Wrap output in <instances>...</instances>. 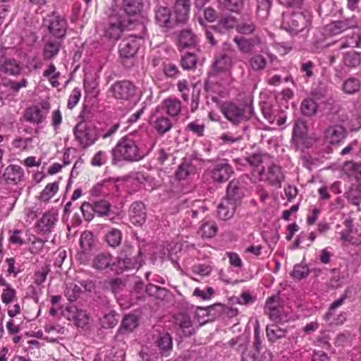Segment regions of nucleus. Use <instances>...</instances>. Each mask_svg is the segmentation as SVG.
<instances>
[{
  "instance_id": "nucleus-17",
  "label": "nucleus",
  "mask_w": 361,
  "mask_h": 361,
  "mask_svg": "<svg viewBox=\"0 0 361 361\" xmlns=\"http://www.w3.org/2000/svg\"><path fill=\"white\" fill-rule=\"evenodd\" d=\"M358 21L355 16L339 20L333 21L327 26L329 31L333 35H338L348 29L356 28Z\"/></svg>"
},
{
  "instance_id": "nucleus-13",
  "label": "nucleus",
  "mask_w": 361,
  "mask_h": 361,
  "mask_svg": "<svg viewBox=\"0 0 361 361\" xmlns=\"http://www.w3.org/2000/svg\"><path fill=\"white\" fill-rule=\"evenodd\" d=\"M143 7L142 0H123L122 2V11L126 15L127 19H130L131 17H138L133 22V26L136 27V25L142 22V18L145 19V24L147 23V18L141 14L142 9Z\"/></svg>"
},
{
  "instance_id": "nucleus-59",
  "label": "nucleus",
  "mask_w": 361,
  "mask_h": 361,
  "mask_svg": "<svg viewBox=\"0 0 361 361\" xmlns=\"http://www.w3.org/2000/svg\"><path fill=\"white\" fill-rule=\"evenodd\" d=\"M197 63V59L195 54L191 53H187L185 55L182 56L181 66L185 70H190L195 67Z\"/></svg>"
},
{
  "instance_id": "nucleus-33",
  "label": "nucleus",
  "mask_w": 361,
  "mask_h": 361,
  "mask_svg": "<svg viewBox=\"0 0 361 361\" xmlns=\"http://www.w3.org/2000/svg\"><path fill=\"white\" fill-rule=\"evenodd\" d=\"M361 89V81L355 77H349L342 84L341 90L345 94H354Z\"/></svg>"
},
{
  "instance_id": "nucleus-34",
  "label": "nucleus",
  "mask_w": 361,
  "mask_h": 361,
  "mask_svg": "<svg viewBox=\"0 0 361 361\" xmlns=\"http://www.w3.org/2000/svg\"><path fill=\"white\" fill-rule=\"evenodd\" d=\"M196 36L190 30H182L178 36V46L181 49L194 47L196 44Z\"/></svg>"
},
{
  "instance_id": "nucleus-45",
  "label": "nucleus",
  "mask_w": 361,
  "mask_h": 361,
  "mask_svg": "<svg viewBox=\"0 0 361 361\" xmlns=\"http://www.w3.org/2000/svg\"><path fill=\"white\" fill-rule=\"evenodd\" d=\"M16 200L13 197H7L3 198L0 204V214L2 216L7 217L10 212L13 210Z\"/></svg>"
},
{
  "instance_id": "nucleus-3",
  "label": "nucleus",
  "mask_w": 361,
  "mask_h": 361,
  "mask_svg": "<svg viewBox=\"0 0 361 361\" xmlns=\"http://www.w3.org/2000/svg\"><path fill=\"white\" fill-rule=\"evenodd\" d=\"M108 97L117 101H138L142 93L135 85L128 80H122L114 82L108 89Z\"/></svg>"
},
{
  "instance_id": "nucleus-36",
  "label": "nucleus",
  "mask_w": 361,
  "mask_h": 361,
  "mask_svg": "<svg viewBox=\"0 0 361 361\" xmlns=\"http://www.w3.org/2000/svg\"><path fill=\"white\" fill-rule=\"evenodd\" d=\"M267 336L268 341L274 343L277 340L286 336V331L277 324H269L267 326Z\"/></svg>"
},
{
  "instance_id": "nucleus-18",
  "label": "nucleus",
  "mask_w": 361,
  "mask_h": 361,
  "mask_svg": "<svg viewBox=\"0 0 361 361\" xmlns=\"http://www.w3.org/2000/svg\"><path fill=\"white\" fill-rule=\"evenodd\" d=\"M245 196L243 189L240 186V183L236 180H232L229 182L226 188V195L224 200L238 207Z\"/></svg>"
},
{
  "instance_id": "nucleus-21",
  "label": "nucleus",
  "mask_w": 361,
  "mask_h": 361,
  "mask_svg": "<svg viewBox=\"0 0 361 361\" xmlns=\"http://www.w3.org/2000/svg\"><path fill=\"white\" fill-rule=\"evenodd\" d=\"M57 221V214L54 212H45L37 223L39 231L45 234L51 232Z\"/></svg>"
},
{
  "instance_id": "nucleus-50",
  "label": "nucleus",
  "mask_w": 361,
  "mask_h": 361,
  "mask_svg": "<svg viewBox=\"0 0 361 361\" xmlns=\"http://www.w3.org/2000/svg\"><path fill=\"white\" fill-rule=\"evenodd\" d=\"M346 199L350 204L359 207L361 204V190L359 188H351L346 192Z\"/></svg>"
},
{
  "instance_id": "nucleus-16",
  "label": "nucleus",
  "mask_w": 361,
  "mask_h": 361,
  "mask_svg": "<svg viewBox=\"0 0 361 361\" xmlns=\"http://www.w3.org/2000/svg\"><path fill=\"white\" fill-rule=\"evenodd\" d=\"M233 173L232 167L225 159L216 163L212 171V178L216 183L227 181Z\"/></svg>"
},
{
  "instance_id": "nucleus-62",
  "label": "nucleus",
  "mask_w": 361,
  "mask_h": 361,
  "mask_svg": "<svg viewBox=\"0 0 361 361\" xmlns=\"http://www.w3.org/2000/svg\"><path fill=\"white\" fill-rule=\"evenodd\" d=\"M163 71L168 78H176L179 75L177 66L172 62H164L163 64Z\"/></svg>"
},
{
  "instance_id": "nucleus-14",
  "label": "nucleus",
  "mask_w": 361,
  "mask_h": 361,
  "mask_svg": "<svg viewBox=\"0 0 361 361\" xmlns=\"http://www.w3.org/2000/svg\"><path fill=\"white\" fill-rule=\"evenodd\" d=\"M181 109V102L176 97H169L164 99L161 104L157 106L155 114H159L162 111L170 118H176L179 116Z\"/></svg>"
},
{
  "instance_id": "nucleus-40",
  "label": "nucleus",
  "mask_w": 361,
  "mask_h": 361,
  "mask_svg": "<svg viewBox=\"0 0 361 361\" xmlns=\"http://www.w3.org/2000/svg\"><path fill=\"white\" fill-rule=\"evenodd\" d=\"M306 124L302 121H296L294 123L293 130V141L298 145L302 139H303L307 133Z\"/></svg>"
},
{
  "instance_id": "nucleus-20",
  "label": "nucleus",
  "mask_w": 361,
  "mask_h": 361,
  "mask_svg": "<svg viewBox=\"0 0 361 361\" xmlns=\"http://www.w3.org/2000/svg\"><path fill=\"white\" fill-rule=\"evenodd\" d=\"M24 176L23 169L18 165L10 164L4 171L3 178L8 184L16 185L22 180Z\"/></svg>"
},
{
  "instance_id": "nucleus-38",
  "label": "nucleus",
  "mask_w": 361,
  "mask_h": 361,
  "mask_svg": "<svg viewBox=\"0 0 361 361\" xmlns=\"http://www.w3.org/2000/svg\"><path fill=\"white\" fill-rule=\"evenodd\" d=\"M113 258L109 253H100L93 260V267L98 270H103L109 267L111 269Z\"/></svg>"
},
{
  "instance_id": "nucleus-53",
  "label": "nucleus",
  "mask_w": 361,
  "mask_h": 361,
  "mask_svg": "<svg viewBox=\"0 0 361 361\" xmlns=\"http://www.w3.org/2000/svg\"><path fill=\"white\" fill-rule=\"evenodd\" d=\"M108 160V152L99 150L92 157L90 163L93 166L100 167L103 165H105Z\"/></svg>"
},
{
  "instance_id": "nucleus-29",
  "label": "nucleus",
  "mask_w": 361,
  "mask_h": 361,
  "mask_svg": "<svg viewBox=\"0 0 361 361\" xmlns=\"http://www.w3.org/2000/svg\"><path fill=\"white\" fill-rule=\"evenodd\" d=\"M236 208L235 205L223 198L217 206V216L221 220H228L233 216Z\"/></svg>"
},
{
  "instance_id": "nucleus-24",
  "label": "nucleus",
  "mask_w": 361,
  "mask_h": 361,
  "mask_svg": "<svg viewBox=\"0 0 361 361\" xmlns=\"http://www.w3.org/2000/svg\"><path fill=\"white\" fill-rule=\"evenodd\" d=\"M156 23L161 27H171L172 26L171 13L169 7L158 5L154 9Z\"/></svg>"
},
{
  "instance_id": "nucleus-47",
  "label": "nucleus",
  "mask_w": 361,
  "mask_h": 361,
  "mask_svg": "<svg viewBox=\"0 0 361 361\" xmlns=\"http://www.w3.org/2000/svg\"><path fill=\"white\" fill-rule=\"evenodd\" d=\"M232 65V59L226 55L221 54L216 59L214 66L218 71H225L231 68Z\"/></svg>"
},
{
  "instance_id": "nucleus-46",
  "label": "nucleus",
  "mask_w": 361,
  "mask_h": 361,
  "mask_svg": "<svg viewBox=\"0 0 361 361\" xmlns=\"http://www.w3.org/2000/svg\"><path fill=\"white\" fill-rule=\"evenodd\" d=\"M81 292L82 290L79 286L73 283H70L66 285L65 295L69 301L73 302L79 298Z\"/></svg>"
},
{
  "instance_id": "nucleus-54",
  "label": "nucleus",
  "mask_w": 361,
  "mask_h": 361,
  "mask_svg": "<svg viewBox=\"0 0 361 361\" xmlns=\"http://www.w3.org/2000/svg\"><path fill=\"white\" fill-rule=\"evenodd\" d=\"M223 5L229 11L239 13L243 8L244 0H224Z\"/></svg>"
},
{
  "instance_id": "nucleus-28",
  "label": "nucleus",
  "mask_w": 361,
  "mask_h": 361,
  "mask_svg": "<svg viewBox=\"0 0 361 361\" xmlns=\"http://www.w3.org/2000/svg\"><path fill=\"white\" fill-rule=\"evenodd\" d=\"M273 353L269 350H264L261 352L256 350V352H245L242 355V361H274Z\"/></svg>"
},
{
  "instance_id": "nucleus-39",
  "label": "nucleus",
  "mask_w": 361,
  "mask_h": 361,
  "mask_svg": "<svg viewBox=\"0 0 361 361\" xmlns=\"http://www.w3.org/2000/svg\"><path fill=\"white\" fill-rule=\"evenodd\" d=\"M341 238L352 245H359L361 244V228H356L355 231H343L341 232Z\"/></svg>"
},
{
  "instance_id": "nucleus-31",
  "label": "nucleus",
  "mask_w": 361,
  "mask_h": 361,
  "mask_svg": "<svg viewBox=\"0 0 361 361\" xmlns=\"http://www.w3.org/2000/svg\"><path fill=\"white\" fill-rule=\"evenodd\" d=\"M344 171L350 178L355 180L361 187V164L353 161L346 162Z\"/></svg>"
},
{
  "instance_id": "nucleus-5",
  "label": "nucleus",
  "mask_w": 361,
  "mask_h": 361,
  "mask_svg": "<svg viewBox=\"0 0 361 361\" xmlns=\"http://www.w3.org/2000/svg\"><path fill=\"white\" fill-rule=\"evenodd\" d=\"M128 26L133 27V21L114 11L109 16L104 30V36L110 40L116 41Z\"/></svg>"
},
{
  "instance_id": "nucleus-9",
  "label": "nucleus",
  "mask_w": 361,
  "mask_h": 361,
  "mask_svg": "<svg viewBox=\"0 0 361 361\" xmlns=\"http://www.w3.org/2000/svg\"><path fill=\"white\" fill-rule=\"evenodd\" d=\"M346 128L340 124H332L326 126L322 132L324 141L331 145H340L347 137Z\"/></svg>"
},
{
  "instance_id": "nucleus-63",
  "label": "nucleus",
  "mask_w": 361,
  "mask_h": 361,
  "mask_svg": "<svg viewBox=\"0 0 361 361\" xmlns=\"http://www.w3.org/2000/svg\"><path fill=\"white\" fill-rule=\"evenodd\" d=\"M314 66L315 65L312 61H305L301 63L300 70L307 80H309L314 75L313 69Z\"/></svg>"
},
{
  "instance_id": "nucleus-19",
  "label": "nucleus",
  "mask_w": 361,
  "mask_h": 361,
  "mask_svg": "<svg viewBox=\"0 0 361 361\" xmlns=\"http://www.w3.org/2000/svg\"><path fill=\"white\" fill-rule=\"evenodd\" d=\"M233 42L237 44L239 51L245 54H250L255 47L260 45L262 42V38L258 35L250 38L235 37Z\"/></svg>"
},
{
  "instance_id": "nucleus-23",
  "label": "nucleus",
  "mask_w": 361,
  "mask_h": 361,
  "mask_svg": "<svg viewBox=\"0 0 361 361\" xmlns=\"http://www.w3.org/2000/svg\"><path fill=\"white\" fill-rule=\"evenodd\" d=\"M145 207L143 203L136 202L132 204L130 210V221L134 225L141 226L146 220Z\"/></svg>"
},
{
  "instance_id": "nucleus-58",
  "label": "nucleus",
  "mask_w": 361,
  "mask_h": 361,
  "mask_svg": "<svg viewBox=\"0 0 361 361\" xmlns=\"http://www.w3.org/2000/svg\"><path fill=\"white\" fill-rule=\"evenodd\" d=\"M217 231V226L214 221H208L201 226V232L203 236L212 238L214 236Z\"/></svg>"
},
{
  "instance_id": "nucleus-7",
  "label": "nucleus",
  "mask_w": 361,
  "mask_h": 361,
  "mask_svg": "<svg viewBox=\"0 0 361 361\" xmlns=\"http://www.w3.org/2000/svg\"><path fill=\"white\" fill-rule=\"evenodd\" d=\"M245 106L238 105L234 102L224 103L221 106V111L225 118L232 124L238 126L239 123L248 121L250 118L252 110Z\"/></svg>"
},
{
  "instance_id": "nucleus-41",
  "label": "nucleus",
  "mask_w": 361,
  "mask_h": 361,
  "mask_svg": "<svg viewBox=\"0 0 361 361\" xmlns=\"http://www.w3.org/2000/svg\"><path fill=\"white\" fill-rule=\"evenodd\" d=\"M317 104L314 99L306 98L302 102L301 111L305 116H312L317 112Z\"/></svg>"
},
{
  "instance_id": "nucleus-27",
  "label": "nucleus",
  "mask_w": 361,
  "mask_h": 361,
  "mask_svg": "<svg viewBox=\"0 0 361 361\" xmlns=\"http://www.w3.org/2000/svg\"><path fill=\"white\" fill-rule=\"evenodd\" d=\"M67 312L69 313L68 319L74 320L77 326L83 327L88 323L89 318L86 311L71 306L67 307Z\"/></svg>"
},
{
  "instance_id": "nucleus-8",
  "label": "nucleus",
  "mask_w": 361,
  "mask_h": 361,
  "mask_svg": "<svg viewBox=\"0 0 361 361\" xmlns=\"http://www.w3.org/2000/svg\"><path fill=\"white\" fill-rule=\"evenodd\" d=\"M50 108L49 102L43 100L39 105H32L26 109L24 115L25 119L35 124L42 123L45 120Z\"/></svg>"
},
{
  "instance_id": "nucleus-10",
  "label": "nucleus",
  "mask_w": 361,
  "mask_h": 361,
  "mask_svg": "<svg viewBox=\"0 0 361 361\" xmlns=\"http://www.w3.org/2000/svg\"><path fill=\"white\" fill-rule=\"evenodd\" d=\"M121 254L127 270L139 269L142 267L144 257L140 249L135 250L131 245H125Z\"/></svg>"
},
{
  "instance_id": "nucleus-48",
  "label": "nucleus",
  "mask_w": 361,
  "mask_h": 361,
  "mask_svg": "<svg viewBox=\"0 0 361 361\" xmlns=\"http://www.w3.org/2000/svg\"><path fill=\"white\" fill-rule=\"evenodd\" d=\"M273 0H257V13L262 18L268 17Z\"/></svg>"
},
{
  "instance_id": "nucleus-52",
  "label": "nucleus",
  "mask_w": 361,
  "mask_h": 361,
  "mask_svg": "<svg viewBox=\"0 0 361 361\" xmlns=\"http://www.w3.org/2000/svg\"><path fill=\"white\" fill-rule=\"evenodd\" d=\"M193 166L189 162H183L176 172V176L179 180H184L192 173Z\"/></svg>"
},
{
  "instance_id": "nucleus-37",
  "label": "nucleus",
  "mask_w": 361,
  "mask_h": 361,
  "mask_svg": "<svg viewBox=\"0 0 361 361\" xmlns=\"http://www.w3.org/2000/svg\"><path fill=\"white\" fill-rule=\"evenodd\" d=\"M343 63L349 68H356L361 63V55L355 51H347L343 55Z\"/></svg>"
},
{
  "instance_id": "nucleus-12",
  "label": "nucleus",
  "mask_w": 361,
  "mask_h": 361,
  "mask_svg": "<svg viewBox=\"0 0 361 361\" xmlns=\"http://www.w3.org/2000/svg\"><path fill=\"white\" fill-rule=\"evenodd\" d=\"M346 298V294L341 295L330 305L328 311L323 316V319L329 325H341L345 321L346 314L345 312H341L340 314H336V310L343 304Z\"/></svg>"
},
{
  "instance_id": "nucleus-25",
  "label": "nucleus",
  "mask_w": 361,
  "mask_h": 361,
  "mask_svg": "<svg viewBox=\"0 0 361 361\" xmlns=\"http://www.w3.org/2000/svg\"><path fill=\"white\" fill-rule=\"evenodd\" d=\"M283 179L284 176L279 166L271 164L268 167L265 180H267L270 185L277 188H281Z\"/></svg>"
},
{
  "instance_id": "nucleus-57",
  "label": "nucleus",
  "mask_w": 361,
  "mask_h": 361,
  "mask_svg": "<svg viewBox=\"0 0 361 361\" xmlns=\"http://www.w3.org/2000/svg\"><path fill=\"white\" fill-rule=\"evenodd\" d=\"M32 142V137H17L12 141V146L15 149L23 151L28 149V145Z\"/></svg>"
},
{
  "instance_id": "nucleus-6",
  "label": "nucleus",
  "mask_w": 361,
  "mask_h": 361,
  "mask_svg": "<svg viewBox=\"0 0 361 361\" xmlns=\"http://www.w3.org/2000/svg\"><path fill=\"white\" fill-rule=\"evenodd\" d=\"M73 133L75 140L83 149L94 145L100 137V133L95 126L86 121L79 122L74 128Z\"/></svg>"
},
{
  "instance_id": "nucleus-32",
  "label": "nucleus",
  "mask_w": 361,
  "mask_h": 361,
  "mask_svg": "<svg viewBox=\"0 0 361 361\" xmlns=\"http://www.w3.org/2000/svg\"><path fill=\"white\" fill-rule=\"evenodd\" d=\"M207 210L205 203L201 200H195L192 202L191 207L187 210L185 214L188 219L192 220L198 219L200 215L204 214Z\"/></svg>"
},
{
  "instance_id": "nucleus-30",
  "label": "nucleus",
  "mask_w": 361,
  "mask_h": 361,
  "mask_svg": "<svg viewBox=\"0 0 361 361\" xmlns=\"http://www.w3.org/2000/svg\"><path fill=\"white\" fill-rule=\"evenodd\" d=\"M61 43L54 39H48L44 42L43 48V56L45 60H51L59 54Z\"/></svg>"
},
{
  "instance_id": "nucleus-61",
  "label": "nucleus",
  "mask_w": 361,
  "mask_h": 361,
  "mask_svg": "<svg viewBox=\"0 0 361 361\" xmlns=\"http://www.w3.org/2000/svg\"><path fill=\"white\" fill-rule=\"evenodd\" d=\"M138 325V321L135 315H126L122 321V327L128 331H133Z\"/></svg>"
},
{
  "instance_id": "nucleus-56",
  "label": "nucleus",
  "mask_w": 361,
  "mask_h": 361,
  "mask_svg": "<svg viewBox=\"0 0 361 361\" xmlns=\"http://www.w3.org/2000/svg\"><path fill=\"white\" fill-rule=\"evenodd\" d=\"M261 111L264 117L270 123H273L275 121V114L270 103L263 102L260 103Z\"/></svg>"
},
{
  "instance_id": "nucleus-15",
  "label": "nucleus",
  "mask_w": 361,
  "mask_h": 361,
  "mask_svg": "<svg viewBox=\"0 0 361 361\" xmlns=\"http://www.w3.org/2000/svg\"><path fill=\"white\" fill-rule=\"evenodd\" d=\"M23 65L16 59L0 56V73L9 76L18 77L23 71Z\"/></svg>"
},
{
  "instance_id": "nucleus-51",
  "label": "nucleus",
  "mask_w": 361,
  "mask_h": 361,
  "mask_svg": "<svg viewBox=\"0 0 361 361\" xmlns=\"http://www.w3.org/2000/svg\"><path fill=\"white\" fill-rule=\"evenodd\" d=\"M176 320L179 323L180 328L183 329V334L185 336L192 335V322L189 316L186 314H181L180 318H178Z\"/></svg>"
},
{
  "instance_id": "nucleus-49",
  "label": "nucleus",
  "mask_w": 361,
  "mask_h": 361,
  "mask_svg": "<svg viewBox=\"0 0 361 361\" xmlns=\"http://www.w3.org/2000/svg\"><path fill=\"white\" fill-rule=\"evenodd\" d=\"M121 232L116 228H112L106 235V240L111 247L118 246L121 243Z\"/></svg>"
},
{
  "instance_id": "nucleus-55",
  "label": "nucleus",
  "mask_w": 361,
  "mask_h": 361,
  "mask_svg": "<svg viewBox=\"0 0 361 361\" xmlns=\"http://www.w3.org/2000/svg\"><path fill=\"white\" fill-rule=\"evenodd\" d=\"M94 213L99 216H106L109 215L110 204L105 200H101L94 202Z\"/></svg>"
},
{
  "instance_id": "nucleus-22",
  "label": "nucleus",
  "mask_w": 361,
  "mask_h": 361,
  "mask_svg": "<svg viewBox=\"0 0 361 361\" xmlns=\"http://www.w3.org/2000/svg\"><path fill=\"white\" fill-rule=\"evenodd\" d=\"M190 2L189 0H177L174 4L175 20L177 23H185L189 18Z\"/></svg>"
},
{
  "instance_id": "nucleus-35",
  "label": "nucleus",
  "mask_w": 361,
  "mask_h": 361,
  "mask_svg": "<svg viewBox=\"0 0 361 361\" xmlns=\"http://www.w3.org/2000/svg\"><path fill=\"white\" fill-rule=\"evenodd\" d=\"M236 30L242 35H250L256 30V25L250 16H246L236 25Z\"/></svg>"
},
{
  "instance_id": "nucleus-11",
  "label": "nucleus",
  "mask_w": 361,
  "mask_h": 361,
  "mask_svg": "<svg viewBox=\"0 0 361 361\" xmlns=\"http://www.w3.org/2000/svg\"><path fill=\"white\" fill-rule=\"evenodd\" d=\"M46 20L48 23L47 29L53 36L58 39L65 37L68 25L63 17L54 12Z\"/></svg>"
},
{
  "instance_id": "nucleus-44",
  "label": "nucleus",
  "mask_w": 361,
  "mask_h": 361,
  "mask_svg": "<svg viewBox=\"0 0 361 361\" xmlns=\"http://www.w3.org/2000/svg\"><path fill=\"white\" fill-rule=\"evenodd\" d=\"M157 343L162 355L172 349V338L169 334H164L161 336Z\"/></svg>"
},
{
  "instance_id": "nucleus-4",
  "label": "nucleus",
  "mask_w": 361,
  "mask_h": 361,
  "mask_svg": "<svg viewBox=\"0 0 361 361\" xmlns=\"http://www.w3.org/2000/svg\"><path fill=\"white\" fill-rule=\"evenodd\" d=\"M142 22L137 23L136 27L130 29H136L137 34L129 35L122 39L119 44V54L123 58L133 57L138 51L141 42L146 34L145 19L142 17Z\"/></svg>"
},
{
  "instance_id": "nucleus-60",
  "label": "nucleus",
  "mask_w": 361,
  "mask_h": 361,
  "mask_svg": "<svg viewBox=\"0 0 361 361\" xmlns=\"http://www.w3.org/2000/svg\"><path fill=\"white\" fill-rule=\"evenodd\" d=\"M26 66L30 71H37L40 69L43 66L42 59L37 54L31 56L27 59Z\"/></svg>"
},
{
  "instance_id": "nucleus-1",
  "label": "nucleus",
  "mask_w": 361,
  "mask_h": 361,
  "mask_svg": "<svg viewBox=\"0 0 361 361\" xmlns=\"http://www.w3.org/2000/svg\"><path fill=\"white\" fill-rule=\"evenodd\" d=\"M155 145L149 133L135 131L122 137L111 150L112 164L137 161L148 155Z\"/></svg>"
},
{
  "instance_id": "nucleus-26",
  "label": "nucleus",
  "mask_w": 361,
  "mask_h": 361,
  "mask_svg": "<svg viewBox=\"0 0 361 361\" xmlns=\"http://www.w3.org/2000/svg\"><path fill=\"white\" fill-rule=\"evenodd\" d=\"M156 114L157 115L153 123V127L159 135H163L169 132L172 128L173 124L171 118L167 116L166 115H159V114Z\"/></svg>"
},
{
  "instance_id": "nucleus-43",
  "label": "nucleus",
  "mask_w": 361,
  "mask_h": 361,
  "mask_svg": "<svg viewBox=\"0 0 361 361\" xmlns=\"http://www.w3.org/2000/svg\"><path fill=\"white\" fill-rule=\"evenodd\" d=\"M59 183L54 182L46 185L40 194L39 199L43 202H48L58 191Z\"/></svg>"
},
{
  "instance_id": "nucleus-42",
  "label": "nucleus",
  "mask_w": 361,
  "mask_h": 361,
  "mask_svg": "<svg viewBox=\"0 0 361 361\" xmlns=\"http://www.w3.org/2000/svg\"><path fill=\"white\" fill-rule=\"evenodd\" d=\"M267 59L261 54H255L249 60L250 67L255 71H262L267 66Z\"/></svg>"
},
{
  "instance_id": "nucleus-2",
  "label": "nucleus",
  "mask_w": 361,
  "mask_h": 361,
  "mask_svg": "<svg viewBox=\"0 0 361 361\" xmlns=\"http://www.w3.org/2000/svg\"><path fill=\"white\" fill-rule=\"evenodd\" d=\"M312 11L302 6V9L283 15L281 27L291 35L306 37L312 26Z\"/></svg>"
},
{
  "instance_id": "nucleus-64",
  "label": "nucleus",
  "mask_w": 361,
  "mask_h": 361,
  "mask_svg": "<svg viewBox=\"0 0 361 361\" xmlns=\"http://www.w3.org/2000/svg\"><path fill=\"white\" fill-rule=\"evenodd\" d=\"M309 274V268L305 264H297L294 267L292 275L298 280L305 278Z\"/></svg>"
}]
</instances>
